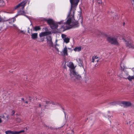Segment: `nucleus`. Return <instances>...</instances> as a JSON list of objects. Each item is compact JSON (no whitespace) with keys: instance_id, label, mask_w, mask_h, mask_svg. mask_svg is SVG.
I'll return each instance as SVG.
<instances>
[{"instance_id":"nucleus-15","label":"nucleus","mask_w":134,"mask_h":134,"mask_svg":"<svg viewBox=\"0 0 134 134\" xmlns=\"http://www.w3.org/2000/svg\"><path fill=\"white\" fill-rule=\"evenodd\" d=\"M77 61L78 62L79 65V66H81L83 65V62L81 59L79 58L78 59H77Z\"/></svg>"},{"instance_id":"nucleus-3","label":"nucleus","mask_w":134,"mask_h":134,"mask_svg":"<svg viewBox=\"0 0 134 134\" xmlns=\"http://www.w3.org/2000/svg\"><path fill=\"white\" fill-rule=\"evenodd\" d=\"M107 40L108 42L111 44L116 46H119V43L117 41V37L116 36L108 37Z\"/></svg>"},{"instance_id":"nucleus-21","label":"nucleus","mask_w":134,"mask_h":134,"mask_svg":"<svg viewBox=\"0 0 134 134\" xmlns=\"http://www.w3.org/2000/svg\"><path fill=\"white\" fill-rule=\"evenodd\" d=\"M64 42L66 43H68L69 42L70 39L68 37H66L64 39Z\"/></svg>"},{"instance_id":"nucleus-2","label":"nucleus","mask_w":134,"mask_h":134,"mask_svg":"<svg viewBox=\"0 0 134 134\" xmlns=\"http://www.w3.org/2000/svg\"><path fill=\"white\" fill-rule=\"evenodd\" d=\"M68 66L70 68V75L72 80H75L76 79L80 80L81 78L80 76L78 74L75 70V68L73 63L70 62Z\"/></svg>"},{"instance_id":"nucleus-45","label":"nucleus","mask_w":134,"mask_h":134,"mask_svg":"<svg viewBox=\"0 0 134 134\" xmlns=\"http://www.w3.org/2000/svg\"><path fill=\"white\" fill-rule=\"evenodd\" d=\"M59 104L58 103H57L56 105Z\"/></svg>"},{"instance_id":"nucleus-6","label":"nucleus","mask_w":134,"mask_h":134,"mask_svg":"<svg viewBox=\"0 0 134 134\" xmlns=\"http://www.w3.org/2000/svg\"><path fill=\"white\" fill-rule=\"evenodd\" d=\"M24 132V130H22L20 131H13L11 130H8L5 132V134H19L21 133Z\"/></svg>"},{"instance_id":"nucleus-14","label":"nucleus","mask_w":134,"mask_h":134,"mask_svg":"<svg viewBox=\"0 0 134 134\" xmlns=\"http://www.w3.org/2000/svg\"><path fill=\"white\" fill-rule=\"evenodd\" d=\"M46 20L47 21V23L50 26L54 22L53 20L51 19H46Z\"/></svg>"},{"instance_id":"nucleus-40","label":"nucleus","mask_w":134,"mask_h":134,"mask_svg":"<svg viewBox=\"0 0 134 134\" xmlns=\"http://www.w3.org/2000/svg\"><path fill=\"white\" fill-rule=\"evenodd\" d=\"M68 48V49H71V48Z\"/></svg>"},{"instance_id":"nucleus-8","label":"nucleus","mask_w":134,"mask_h":134,"mask_svg":"<svg viewBox=\"0 0 134 134\" xmlns=\"http://www.w3.org/2000/svg\"><path fill=\"white\" fill-rule=\"evenodd\" d=\"M61 55L63 56L68 55L67 48L66 46H65V47L63 48L62 52H61Z\"/></svg>"},{"instance_id":"nucleus-16","label":"nucleus","mask_w":134,"mask_h":134,"mask_svg":"<svg viewBox=\"0 0 134 134\" xmlns=\"http://www.w3.org/2000/svg\"><path fill=\"white\" fill-rule=\"evenodd\" d=\"M120 67L122 70L124 71V69L126 68V66L125 64L122 62H121L120 64Z\"/></svg>"},{"instance_id":"nucleus-18","label":"nucleus","mask_w":134,"mask_h":134,"mask_svg":"<svg viewBox=\"0 0 134 134\" xmlns=\"http://www.w3.org/2000/svg\"><path fill=\"white\" fill-rule=\"evenodd\" d=\"M124 78L127 79L129 81H131L132 79H134V76H131L130 75H129L127 77H124Z\"/></svg>"},{"instance_id":"nucleus-24","label":"nucleus","mask_w":134,"mask_h":134,"mask_svg":"<svg viewBox=\"0 0 134 134\" xmlns=\"http://www.w3.org/2000/svg\"><path fill=\"white\" fill-rule=\"evenodd\" d=\"M66 35L65 34H62V37L63 40H64V39L65 38H66Z\"/></svg>"},{"instance_id":"nucleus-13","label":"nucleus","mask_w":134,"mask_h":134,"mask_svg":"<svg viewBox=\"0 0 134 134\" xmlns=\"http://www.w3.org/2000/svg\"><path fill=\"white\" fill-rule=\"evenodd\" d=\"M38 34L37 33H34L32 34L31 36V38L34 40H36Z\"/></svg>"},{"instance_id":"nucleus-23","label":"nucleus","mask_w":134,"mask_h":134,"mask_svg":"<svg viewBox=\"0 0 134 134\" xmlns=\"http://www.w3.org/2000/svg\"><path fill=\"white\" fill-rule=\"evenodd\" d=\"M98 58V57L97 56H93L92 57V60L91 62H94V59H97Z\"/></svg>"},{"instance_id":"nucleus-27","label":"nucleus","mask_w":134,"mask_h":134,"mask_svg":"<svg viewBox=\"0 0 134 134\" xmlns=\"http://www.w3.org/2000/svg\"><path fill=\"white\" fill-rule=\"evenodd\" d=\"M111 116H110L109 115H106L105 116V117L106 118H108L109 119V118L111 117Z\"/></svg>"},{"instance_id":"nucleus-34","label":"nucleus","mask_w":134,"mask_h":134,"mask_svg":"<svg viewBox=\"0 0 134 134\" xmlns=\"http://www.w3.org/2000/svg\"><path fill=\"white\" fill-rule=\"evenodd\" d=\"M132 70L134 72V68H133L132 69Z\"/></svg>"},{"instance_id":"nucleus-17","label":"nucleus","mask_w":134,"mask_h":134,"mask_svg":"<svg viewBox=\"0 0 134 134\" xmlns=\"http://www.w3.org/2000/svg\"><path fill=\"white\" fill-rule=\"evenodd\" d=\"M41 28L40 26H35L34 28V30L36 31H38L40 30H41Z\"/></svg>"},{"instance_id":"nucleus-26","label":"nucleus","mask_w":134,"mask_h":134,"mask_svg":"<svg viewBox=\"0 0 134 134\" xmlns=\"http://www.w3.org/2000/svg\"><path fill=\"white\" fill-rule=\"evenodd\" d=\"M3 20V19L2 17L0 15V22L2 21Z\"/></svg>"},{"instance_id":"nucleus-12","label":"nucleus","mask_w":134,"mask_h":134,"mask_svg":"<svg viewBox=\"0 0 134 134\" xmlns=\"http://www.w3.org/2000/svg\"><path fill=\"white\" fill-rule=\"evenodd\" d=\"M122 103L127 107L131 105V103L129 102L123 101L122 102Z\"/></svg>"},{"instance_id":"nucleus-44","label":"nucleus","mask_w":134,"mask_h":134,"mask_svg":"<svg viewBox=\"0 0 134 134\" xmlns=\"http://www.w3.org/2000/svg\"><path fill=\"white\" fill-rule=\"evenodd\" d=\"M98 32H99L100 33H101V32H100L98 31Z\"/></svg>"},{"instance_id":"nucleus-28","label":"nucleus","mask_w":134,"mask_h":134,"mask_svg":"<svg viewBox=\"0 0 134 134\" xmlns=\"http://www.w3.org/2000/svg\"><path fill=\"white\" fill-rule=\"evenodd\" d=\"M126 76H125V75H123V77L124 78V77H127V76H128V74L127 73H126Z\"/></svg>"},{"instance_id":"nucleus-4","label":"nucleus","mask_w":134,"mask_h":134,"mask_svg":"<svg viewBox=\"0 0 134 134\" xmlns=\"http://www.w3.org/2000/svg\"><path fill=\"white\" fill-rule=\"evenodd\" d=\"M80 0H70V2L71 4V7L70 10L71 11L73 10L75 12V6H77Z\"/></svg>"},{"instance_id":"nucleus-38","label":"nucleus","mask_w":134,"mask_h":134,"mask_svg":"<svg viewBox=\"0 0 134 134\" xmlns=\"http://www.w3.org/2000/svg\"><path fill=\"white\" fill-rule=\"evenodd\" d=\"M98 60H97L96 59V61L97 62H98Z\"/></svg>"},{"instance_id":"nucleus-33","label":"nucleus","mask_w":134,"mask_h":134,"mask_svg":"<svg viewBox=\"0 0 134 134\" xmlns=\"http://www.w3.org/2000/svg\"><path fill=\"white\" fill-rule=\"evenodd\" d=\"M2 122L1 119L0 118V123H1Z\"/></svg>"},{"instance_id":"nucleus-35","label":"nucleus","mask_w":134,"mask_h":134,"mask_svg":"<svg viewBox=\"0 0 134 134\" xmlns=\"http://www.w3.org/2000/svg\"><path fill=\"white\" fill-rule=\"evenodd\" d=\"M28 103V102H27V101H25V102H24V103Z\"/></svg>"},{"instance_id":"nucleus-11","label":"nucleus","mask_w":134,"mask_h":134,"mask_svg":"<svg viewBox=\"0 0 134 134\" xmlns=\"http://www.w3.org/2000/svg\"><path fill=\"white\" fill-rule=\"evenodd\" d=\"M126 46L129 48L134 49V45L133 43H132L131 41H128L126 43Z\"/></svg>"},{"instance_id":"nucleus-25","label":"nucleus","mask_w":134,"mask_h":134,"mask_svg":"<svg viewBox=\"0 0 134 134\" xmlns=\"http://www.w3.org/2000/svg\"><path fill=\"white\" fill-rule=\"evenodd\" d=\"M15 113V111L14 110H12V115L13 116H14V115Z\"/></svg>"},{"instance_id":"nucleus-10","label":"nucleus","mask_w":134,"mask_h":134,"mask_svg":"<svg viewBox=\"0 0 134 134\" xmlns=\"http://www.w3.org/2000/svg\"><path fill=\"white\" fill-rule=\"evenodd\" d=\"M51 34V32L50 31L45 32H41L39 34V36L40 37Z\"/></svg>"},{"instance_id":"nucleus-19","label":"nucleus","mask_w":134,"mask_h":134,"mask_svg":"<svg viewBox=\"0 0 134 134\" xmlns=\"http://www.w3.org/2000/svg\"><path fill=\"white\" fill-rule=\"evenodd\" d=\"M81 48L80 47H76L74 49V50L75 52L80 51L81 50Z\"/></svg>"},{"instance_id":"nucleus-43","label":"nucleus","mask_w":134,"mask_h":134,"mask_svg":"<svg viewBox=\"0 0 134 134\" xmlns=\"http://www.w3.org/2000/svg\"><path fill=\"white\" fill-rule=\"evenodd\" d=\"M71 131H72V132H74V131H73V130H71Z\"/></svg>"},{"instance_id":"nucleus-31","label":"nucleus","mask_w":134,"mask_h":134,"mask_svg":"<svg viewBox=\"0 0 134 134\" xmlns=\"http://www.w3.org/2000/svg\"><path fill=\"white\" fill-rule=\"evenodd\" d=\"M29 29H30V28H29V27H28V32L29 33H30V32H29Z\"/></svg>"},{"instance_id":"nucleus-39","label":"nucleus","mask_w":134,"mask_h":134,"mask_svg":"<svg viewBox=\"0 0 134 134\" xmlns=\"http://www.w3.org/2000/svg\"><path fill=\"white\" fill-rule=\"evenodd\" d=\"M125 24V22H124L123 23V25H124Z\"/></svg>"},{"instance_id":"nucleus-36","label":"nucleus","mask_w":134,"mask_h":134,"mask_svg":"<svg viewBox=\"0 0 134 134\" xmlns=\"http://www.w3.org/2000/svg\"><path fill=\"white\" fill-rule=\"evenodd\" d=\"M99 2H98V3H99V4H100V3H101V2L100 1H99Z\"/></svg>"},{"instance_id":"nucleus-20","label":"nucleus","mask_w":134,"mask_h":134,"mask_svg":"<svg viewBox=\"0 0 134 134\" xmlns=\"http://www.w3.org/2000/svg\"><path fill=\"white\" fill-rule=\"evenodd\" d=\"M18 14L19 15H23L25 14V13L23 10H19L18 12Z\"/></svg>"},{"instance_id":"nucleus-9","label":"nucleus","mask_w":134,"mask_h":134,"mask_svg":"<svg viewBox=\"0 0 134 134\" xmlns=\"http://www.w3.org/2000/svg\"><path fill=\"white\" fill-rule=\"evenodd\" d=\"M62 21H60L59 22H58L57 23V24H56L54 22L53 24H52L50 26L51 27V29L53 30H55L57 29L58 27V25H57V24H62Z\"/></svg>"},{"instance_id":"nucleus-22","label":"nucleus","mask_w":134,"mask_h":134,"mask_svg":"<svg viewBox=\"0 0 134 134\" xmlns=\"http://www.w3.org/2000/svg\"><path fill=\"white\" fill-rule=\"evenodd\" d=\"M43 106V105H41V104H39V103H38L36 105H35L34 106V107L37 108H38V106L39 107H41V109H42V107Z\"/></svg>"},{"instance_id":"nucleus-29","label":"nucleus","mask_w":134,"mask_h":134,"mask_svg":"<svg viewBox=\"0 0 134 134\" xmlns=\"http://www.w3.org/2000/svg\"><path fill=\"white\" fill-rule=\"evenodd\" d=\"M17 121L20 122L21 121V120L19 118H18L17 119Z\"/></svg>"},{"instance_id":"nucleus-41","label":"nucleus","mask_w":134,"mask_h":134,"mask_svg":"<svg viewBox=\"0 0 134 134\" xmlns=\"http://www.w3.org/2000/svg\"><path fill=\"white\" fill-rule=\"evenodd\" d=\"M57 51H58V52L59 51V49H58V48H57Z\"/></svg>"},{"instance_id":"nucleus-42","label":"nucleus","mask_w":134,"mask_h":134,"mask_svg":"<svg viewBox=\"0 0 134 134\" xmlns=\"http://www.w3.org/2000/svg\"><path fill=\"white\" fill-rule=\"evenodd\" d=\"M96 59H94V62H96Z\"/></svg>"},{"instance_id":"nucleus-7","label":"nucleus","mask_w":134,"mask_h":134,"mask_svg":"<svg viewBox=\"0 0 134 134\" xmlns=\"http://www.w3.org/2000/svg\"><path fill=\"white\" fill-rule=\"evenodd\" d=\"M47 41V43L49 46L53 47V44L52 41V38L51 36H49L46 37Z\"/></svg>"},{"instance_id":"nucleus-1","label":"nucleus","mask_w":134,"mask_h":134,"mask_svg":"<svg viewBox=\"0 0 134 134\" xmlns=\"http://www.w3.org/2000/svg\"><path fill=\"white\" fill-rule=\"evenodd\" d=\"M74 11H72L70 10L68 16V19L67 20L66 24L68 25H69L71 23H72L71 24L72 27H78L79 26V23H82V17L80 18L78 21H76L74 18Z\"/></svg>"},{"instance_id":"nucleus-32","label":"nucleus","mask_w":134,"mask_h":134,"mask_svg":"<svg viewBox=\"0 0 134 134\" xmlns=\"http://www.w3.org/2000/svg\"><path fill=\"white\" fill-rule=\"evenodd\" d=\"M44 41V39H42L41 40V41H40V42H41V41Z\"/></svg>"},{"instance_id":"nucleus-46","label":"nucleus","mask_w":134,"mask_h":134,"mask_svg":"<svg viewBox=\"0 0 134 134\" xmlns=\"http://www.w3.org/2000/svg\"><path fill=\"white\" fill-rule=\"evenodd\" d=\"M0 1H1V0H0Z\"/></svg>"},{"instance_id":"nucleus-30","label":"nucleus","mask_w":134,"mask_h":134,"mask_svg":"<svg viewBox=\"0 0 134 134\" xmlns=\"http://www.w3.org/2000/svg\"><path fill=\"white\" fill-rule=\"evenodd\" d=\"M20 32L21 33H24V31L22 30H20Z\"/></svg>"},{"instance_id":"nucleus-5","label":"nucleus","mask_w":134,"mask_h":134,"mask_svg":"<svg viewBox=\"0 0 134 134\" xmlns=\"http://www.w3.org/2000/svg\"><path fill=\"white\" fill-rule=\"evenodd\" d=\"M26 2H27L26 1H23L20 4H19L15 6L14 7V9L15 10H16L21 7H22V9H23L24 8Z\"/></svg>"},{"instance_id":"nucleus-37","label":"nucleus","mask_w":134,"mask_h":134,"mask_svg":"<svg viewBox=\"0 0 134 134\" xmlns=\"http://www.w3.org/2000/svg\"><path fill=\"white\" fill-rule=\"evenodd\" d=\"M21 100H22L23 101H24V98H22Z\"/></svg>"}]
</instances>
